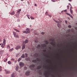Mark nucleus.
<instances>
[{"label":"nucleus","mask_w":77,"mask_h":77,"mask_svg":"<svg viewBox=\"0 0 77 77\" xmlns=\"http://www.w3.org/2000/svg\"><path fill=\"white\" fill-rule=\"evenodd\" d=\"M47 47V45L45 44H44L43 45H42L41 46L40 45H37V48H39L40 49V48H42V49L43 48H44V47Z\"/></svg>","instance_id":"1"},{"label":"nucleus","mask_w":77,"mask_h":77,"mask_svg":"<svg viewBox=\"0 0 77 77\" xmlns=\"http://www.w3.org/2000/svg\"><path fill=\"white\" fill-rule=\"evenodd\" d=\"M26 31H24L23 32V33H26V34H27L28 33H30V29L27 28L26 29Z\"/></svg>","instance_id":"2"},{"label":"nucleus","mask_w":77,"mask_h":77,"mask_svg":"<svg viewBox=\"0 0 77 77\" xmlns=\"http://www.w3.org/2000/svg\"><path fill=\"white\" fill-rule=\"evenodd\" d=\"M49 74V72L47 71L44 73V75L45 77H48Z\"/></svg>","instance_id":"3"},{"label":"nucleus","mask_w":77,"mask_h":77,"mask_svg":"<svg viewBox=\"0 0 77 77\" xmlns=\"http://www.w3.org/2000/svg\"><path fill=\"white\" fill-rule=\"evenodd\" d=\"M41 60L40 59L37 58L36 60H34L32 61V62H35L36 63L37 62H40Z\"/></svg>","instance_id":"4"},{"label":"nucleus","mask_w":77,"mask_h":77,"mask_svg":"<svg viewBox=\"0 0 77 77\" xmlns=\"http://www.w3.org/2000/svg\"><path fill=\"white\" fill-rule=\"evenodd\" d=\"M34 67H35V65H32L29 66L30 69H32L33 70H34Z\"/></svg>","instance_id":"5"},{"label":"nucleus","mask_w":77,"mask_h":77,"mask_svg":"<svg viewBox=\"0 0 77 77\" xmlns=\"http://www.w3.org/2000/svg\"><path fill=\"white\" fill-rule=\"evenodd\" d=\"M20 66L21 68H22L24 66V64L22 62H20L19 63Z\"/></svg>","instance_id":"6"},{"label":"nucleus","mask_w":77,"mask_h":77,"mask_svg":"<svg viewBox=\"0 0 77 77\" xmlns=\"http://www.w3.org/2000/svg\"><path fill=\"white\" fill-rule=\"evenodd\" d=\"M30 71H27L26 72L25 74L26 75H30Z\"/></svg>","instance_id":"7"},{"label":"nucleus","mask_w":77,"mask_h":77,"mask_svg":"<svg viewBox=\"0 0 77 77\" xmlns=\"http://www.w3.org/2000/svg\"><path fill=\"white\" fill-rule=\"evenodd\" d=\"M6 40L5 39H3V44L4 46H5L6 45Z\"/></svg>","instance_id":"8"},{"label":"nucleus","mask_w":77,"mask_h":77,"mask_svg":"<svg viewBox=\"0 0 77 77\" xmlns=\"http://www.w3.org/2000/svg\"><path fill=\"white\" fill-rule=\"evenodd\" d=\"M29 41H28V40L26 39L25 41H23V44H26L27 43H28V42Z\"/></svg>","instance_id":"9"},{"label":"nucleus","mask_w":77,"mask_h":77,"mask_svg":"<svg viewBox=\"0 0 77 77\" xmlns=\"http://www.w3.org/2000/svg\"><path fill=\"white\" fill-rule=\"evenodd\" d=\"M68 15H69V16H70V17H71V18H73V17H72V15L71 14H69L68 13H66Z\"/></svg>","instance_id":"10"},{"label":"nucleus","mask_w":77,"mask_h":77,"mask_svg":"<svg viewBox=\"0 0 77 77\" xmlns=\"http://www.w3.org/2000/svg\"><path fill=\"white\" fill-rule=\"evenodd\" d=\"M21 48V47L20 46H17L16 48V50H18V49H19Z\"/></svg>","instance_id":"11"},{"label":"nucleus","mask_w":77,"mask_h":77,"mask_svg":"<svg viewBox=\"0 0 77 77\" xmlns=\"http://www.w3.org/2000/svg\"><path fill=\"white\" fill-rule=\"evenodd\" d=\"M25 44H23L22 45V49L23 50V49H24L25 48Z\"/></svg>","instance_id":"12"},{"label":"nucleus","mask_w":77,"mask_h":77,"mask_svg":"<svg viewBox=\"0 0 77 77\" xmlns=\"http://www.w3.org/2000/svg\"><path fill=\"white\" fill-rule=\"evenodd\" d=\"M19 68V66H17L16 67V71H18V69Z\"/></svg>","instance_id":"13"},{"label":"nucleus","mask_w":77,"mask_h":77,"mask_svg":"<svg viewBox=\"0 0 77 77\" xmlns=\"http://www.w3.org/2000/svg\"><path fill=\"white\" fill-rule=\"evenodd\" d=\"M14 37H15V38H18L19 36H18V35H17V34H15L14 35Z\"/></svg>","instance_id":"14"},{"label":"nucleus","mask_w":77,"mask_h":77,"mask_svg":"<svg viewBox=\"0 0 77 77\" xmlns=\"http://www.w3.org/2000/svg\"><path fill=\"white\" fill-rule=\"evenodd\" d=\"M14 74H15V73H12L11 75V77H15V76L14 75Z\"/></svg>","instance_id":"15"},{"label":"nucleus","mask_w":77,"mask_h":77,"mask_svg":"<svg viewBox=\"0 0 77 77\" xmlns=\"http://www.w3.org/2000/svg\"><path fill=\"white\" fill-rule=\"evenodd\" d=\"M5 71H6V74H9L10 73V72L9 71H6V70H5Z\"/></svg>","instance_id":"16"},{"label":"nucleus","mask_w":77,"mask_h":77,"mask_svg":"<svg viewBox=\"0 0 77 77\" xmlns=\"http://www.w3.org/2000/svg\"><path fill=\"white\" fill-rule=\"evenodd\" d=\"M42 67V66H37V69H40Z\"/></svg>","instance_id":"17"},{"label":"nucleus","mask_w":77,"mask_h":77,"mask_svg":"<svg viewBox=\"0 0 77 77\" xmlns=\"http://www.w3.org/2000/svg\"><path fill=\"white\" fill-rule=\"evenodd\" d=\"M14 30L15 31H16L17 32H18V33H20V31H19L18 30L16 29H14Z\"/></svg>","instance_id":"18"},{"label":"nucleus","mask_w":77,"mask_h":77,"mask_svg":"<svg viewBox=\"0 0 77 77\" xmlns=\"http://www.w3.org/2000/svg\"><path fill=\"white\" fill-rule=\"evenodd\" d=\"M11 15H14L15 14V12L14 11L12 12L11 13Z\"/></svg>","instance_id":"19"},{"label":"nucleus","mask_w":77,"mask_h":77,"mask_svg":"<svg viewBox=\"0 0 77 77\" xmlns=\"http://www.w3.org/2000/svg\"><path fill=\"white\" fill-rule=\"evenodd\" d=\"M70 11L71 14H72L73 13V11H72V10L71 9H70Z\"/></svg>","instance_id":"20"},{"label":"nucleus","mask_w":77,"mask_h":77,"mask_svg":"<svg viewBox=\"0 0 77 77\" xmlns=\"http://www.w3.org/2000/svg\"><path fill=\"white\" fill-rule=\"evenodd\" d=\"M14 50V49L13 48H12L11 49L9 50V51H13Z\"/></svg>","instance_id":"21"},{"label":"nucleus","mask_w":77,"mask_h":77,"mask_svg":"<svg viewBox=\"0 0 77 77\" xmlns=\"http://www.w3.org/2000/svg\"><path fill=\"white\" fill-rule=\"evenodd\" d=\"M21 57H22V58H24V57H25L24 54H23L21 56Z\"/></svg>","instance_id":"22"},{"label":"nucleus","mask_w":77,"mask_h":77,"mask_svg":"<svg viewBox=\"0 0 77 77\" xmlns=\"http://www.w3.org/2000/svg\"><path fill=\"white\" fill-rule=\"evenodd\" d=\"M25 60H28L29 61H30V59L29 58H27L25 59Z\"/></svg>","instance_id":"23"},{"label":"nucleus","mask_w":77,"mask_h":77,"mask_svg":"<svg viewBox=\"0 0 77 77\" xmlns=\"http://www.w3.org/2000/svg\"><path fill=\"white\" fill-rule=\"evenodd\" d=\"M1 47L2 48H4L5 46H4V45L3 44H2L1 45Z\"/></svg>","instance_id":"24"},{"label":"nucleus","mask_w":77,"mask_h":77,"mask_svg":"<svg viewBox=\"0 0 77 77\" xmlns=\"http://www.w3.org/2000/svg\"><path fill=\"white\" fill-rule=\"evenodd\" d=\"M11 47H10V46L9 45H8L7 47V48L8 49H9Z\"/></svg>","instance_id":"25"},{"label":"nucleus","mask_w":77,"mask_h":77,"mask_svg":"<svg viewBox=\"0 0 77 77\" xmlns=\"http://www.w3.org/2000/svg\"><path fill=\"white\" fill-rule=\"evenodd\" d=\"M8 63L9 65H11V64H12V63L10 61H9L8 62Z\"/></svg>","instance_id":"26"},{"label":"nucleus","mask_w":77,"mask_h":77,"mask_svg":"<svg viewBox=\"0 0 77 77\" xmlns=\"http://www.w3.org/2000/svg\"><path fill=\"white\" fill-rule=\"evenodd\" d=\"M35 56L36 57L38 56V54L37 53H36L35 54Z\"/></svg>","instance_id":"27"},{"label":"nucleus","mask_w":77,"mask_h":77,"mask_svg":"<svg viewBox=\"0 0 77 77\" xmlns=\"http://www.w3.org/2000/svg\"><path fill=\"white\" fill-rule=\"evenodd\" d=\"M45 43L46 44H48V41L47 40L45 41Z\"/></svg>","instance_id":"28"},{"label":"nucleus","mask_w":77,"mask_h":77,"mask_svg":"<svg viewBox=\"0 0 77 77\" xmlns=\"http://www.w3.org/2000/svg\"><path fill=\"white\" fill-rule=\"evenodd\" d=\"M57 26L58 27L60 28V25L59 23H58Z\"/></svg>","instance_id":"29"},{"label":"nucleus","mask_w":77,"mask_h":77,"mask_svg":"<svg viewBox=\"0 0 77 77\" xmlns=\"http://www.w3.org/2000/svg\"><path fill=\"white\" fill-rule=\"evenodd\" d=\"M21 60V58H19L18 60V62H20Z\"/></svg>","instance_id":"30"},{"label":"nucleus","mask_w":77,"mask_h":77,"mask_svg":"<svg viewBox=\"0 0 77 77\" xmlns=\"http://www.w3.org/2000/svg\"><path fill=\"white\" fill-rule=\"evenodd\" d=\"M21 9H19L18 10V11H17V12H21Z\"/></svg>","instance_id":"31"},{"label":"nucleus","mask_w":77,"mask_h":77,"mask_svg":"<svg viewBox=\"0 0 77 77\" xmlns=\"http://www.w3.org/2000/svg\"><path fill=\"white\" fill-rule=\"evenodd\" d=\"M54 21H55V22H56V23H59V22H58V21H57L55 20L54 19Z\"/></svg>","instance_id":"32"},{"label":"nucleus","mask_w":77,"mask_h":77,"mask_svg":"<svg viewBox=\"0 0 77 77\" xmlns=\"http://www.w3.org/2000/svg\"><path fill=\"white\" fill-rule=\"evenodd\" d=\"M26 16H27V17H28V19H29V20H30V17H29V15H26Z\"/></svg>","instance_id":"33"},{"label":"nucleus","mask_w":77,"mask_h":77,"mask_svg":"<svg viewBox=\"0 0 77 77\" xmlns=\"http://www.w3.org/2000/svg\"><path fill=\"white\" fill-rule=\"evenodd\" d=\"M13 33L14 36V35H16V34H17V33H16V32H15L14 31L13 32Z\"/></svg>","instance_id":"34"},{"label":"nucleus","mask_w":77,"mask_h":77,"mask_svg":"<svg viewBox=\"0 0 77 77\" xmlns=\"http://www.w3.org/2000/svg\"><path fill=\"white\" fill-rule=\"evenodd\" d=\"M30 18L32 20H34V18L32 16L30 17Z\"/></svg>","instance_id":"35"},{"label":"nucleus","mask_w":77,"mask_h":77,"mask_svg":"<svg viewBox=\"0 0 77 77\" xmlns=\"http://www.w3.org/2000/svg\"><path fill=\"white\" fill-rule=\"evenodd\" d=\"M4 50L1 51H0V53H4Z\"/></svg>","instance_id":"36"},{"label":"nucleus","mask_w":77,"mask_h":77,"mask_svg":"<svg viewBox=\"0 0 77 77\" xmlns=\"http://www.w3.org/2000/svg\"><path fill=\"white\" fill-rule=\"evenodd\" d=\"M7 60H8V59H6L5 60H4V62H6V61H7Z\"/></svg>","instance_id":"37"},{"label":"nucleus","mask_w":77,"mask_h":77,"mask_svg":"<svg viewBox=\"0 0 77 77\" xmlns=\"http://www.w3.org/2000/svg\"><path fill=\"white\" fill-rule=\"evenodd\" d=\"M51 45H54V43L53 42H51Z\"/></svg>","instance_id":"38"},{"label":"nucleus","mask_w":77,"mask_h":77,"mask_svg":"<svg viewBox=\"0 0 77 77\" xmlns=\"http://www.w3.org/2000/svg\"><path fill=\"white\" fill-rule=\"evenodd\" d=\"M45 15H48V12H46L45 13Z\"/></svg>","instance_id":"39"},{"label":"nucleus","mask_w":77,"mask_h":77,"mask_svg":"<svg viewBox=\"0 0 77 77\" xmlns=\"http://www.w3.org/2000/svg\"><path fill=\"white\" fill-rule=\"evenodd\" d=\"M52 2H56V0H51Z\"/></svg>","instance_id":"40"},{"label":"nucleus","mask_w":77,"mask_h":77,"mask_svg":"<svg viewBox=\"0 0 77 77\" xmlns=\"http://www.w3.org/2000/svg\"><path fill=\"white\" fill-rule=\"evenodd\" d=\"M2 66H0V71H2Z\"/></svg>","instance_id":"41"},{"label":"nucleus","mask_w":77,"mask_h":77,"mask_svg":"<svg viewBox=\"0 0 77 77\" xmlns=\"http://www.w3.org/2000/svg\"><path fill=\"white\" fill-rule=\"evenodd\" d=\"M25 57H27V54H25Z\"/></svg>","instance_id":"42"},{"label":"nucleus","mask_w":77,"mask_h":77,"mask_svg":"<svg viewBox=\"0 0 77 77\" xmlns=\"http://www.w3.org/2000/svg\"><path fill=\"white\" fill-rule=\"evenodd\" d=\"M16 17H19V14H17V15L16 16Z\"/></svg>","instance_id":"43"},{"label":"nucleus","mask_w":77,"mask_h":77,"mask_svg":"<svg viewBox=\"0 0 77 77\" xmlns=\"http://www.w3.org/2000/svg\"><path fill=\"white\" fill-rule=\"evenodd\" d=\"M19 55V54H17L16 55V57H18V56Z\"/></svg>","instance_id":"44"},{"label":"nucleus","mask_w":77,"mask_h":77,"mask_svg":"<svg viewBox=\"0 0 77 77\" xmlns=\"http://www.w3.org/2000/svg\"><path fill=\"white\" fill-rule=\"evenodd\" d=\"M67 9H69V6L68 5L67 6Z\"/></svg>","instance_id":"45"},{"label":"nucleus","mask_w":77,"mask_h":77,"mask_svg":"<svg viewBox=\"0 0 77 77\" xmlns=\"http://www.w3.org/2000/svg\"><path fill=\"white\" fill-rule=\"evenodd\" d=\"M68 27H69V28H71V26L70 25H69L68 26Z\"/></svg>","instance_id":"46"},{"label":"nucleus","mask_w":77,"mask_h":77,"mask_svg":"<svg viewBox=\"0 0 77 77\" xmlns=\"http://www.w3.org/2000/svg\"><path fill=\"white\" fill-rule=\"evenodd\" d=\"M41 33H42V35H44V34L45 33L44 32H42Z\"/></svg>","instance_id":"47"},{"label":"nucleus","mask_w":77,"mask_h":77,"mask_svg":"<svg viewBox=\"0 0 77 77\" xmlns=\"http://www.w3.org/2000/svg\"><path fill=\"white\" fill-rule=\"evenodd\" d=\"M35 42H38V40H35Z\"/></svg>","instance_id":"48"},{"label":"nucleus","mask_w":77,"mask_h":77,"mask_svg":"<svg viewBox=\"0 0 77 77\" xmlns=\"http://www.w3.org/2000/svg\"><path fill=\"white\" fill-rule=\"evenodd\" d=\"M70 9H72V6H70Z\"/></svg>","instance_id":"49"},{"label":"nucleus","mask_w":77,"mask_h":77,"mask_svg":"<svg viewBox=\"0 0 77 77\" xmlns=\"http://www.w3.org/2000/svg\"><path fill=\"white\" fill-rule=\"evenodd\" d=\"M49 17H51V15H48Z\"/></svg>","instance_id":"50"},{"label":"nucleus","mask_w":77,"mask_h":77,"mask_svg":"<svg viewBox=\"0 0 77 77\" xmlns=\"http://www.w3.org/2000/svg\"><path fill=\"white\" fill-rule=\"evenodd\" d=\"M67 10H65L64 11V12H67Z\"/></svg>","instance_id":"51"},{"label":"nucleus","mask_w":77,"mask_h":77,"mask_svg":"<svg viewBox=\"0 0 77 77\" xmlns=\"http://www.w3.org/2000/svg\"><path fill=\"white\" fill-rule=\"evenodd\" d=\"M11 60H13V61L14 60V59L13 58H11Z\"/></svg>","instance_id":"52"},{"label":"nucleus","mask_w":77,"mask_h":77,"mask_svg":"<svg viewBox=\"0 0 77 77\" xmlns=\"http://www.w3.org/2000/svg\"><path fill=\"white\" fill-rule=\"evenodd\" d=\"M65 23H66V24H67V21L66 20H65Z\"/></svg>","instance_id":"53"},{"label":"nucleus","mask_w":77,"mask_h":77,"mask_svg":"<svg viewBox=\"0 0 77 77\" xmlns=\"http://www.w3.org/2000/svg\"><path fill=\"white\" fill-rule=\"evenodd\" d=\"M24 69H27V67H24Z\"/></svg>","instance_id":"54"},{"label":"nucleus","mask_w":77,"mask_h":77,"mask_svg":"<svg viewBox=\"0 0 77 77\" xmlns=\"http://www.w3.org/2000/svg\"><path fill=\"white\" fill-rule=\"evenodd\" d=\"M35 6H37V5L36 4H35Z\"/></svg>","instance_id":"55"},{"label":"nucleus","mask_w":77,"mask_h":77,"mask_svg":"<svg viewBox=\"0 0 77 77\" xmlns=\"http://www.w3.org/2000/svg\"><path fill=\"white\" fill-rule=\"evenodd\" d=\"M49 41H52V40H51V39H50Z\"/></svg>","instance_id":"56"},{"label":"nucleus","mask_w":77,"mask_h":77,"mask_svg":"<svg viewBox=\"0 0 77 77\" xmlns=\"http://www.w3.org/2000/svg\"><path fill=\"white\" fill-rule=\"evenodd\" d=\"M15 63H17V60H15Z\"/></svg>","instance_id":"57"},{"label":"nucleus","mask_w":77,"mask_h":77,"mask_svg":"<svg viewBox=\"0 0 77 77\" xmlns=\"http://www.w3.org/2000/svg\"><path fill=\"white\" fill-rule=\"evenodd\" d=\"M75 29H76V30H77V27H76L75 28Z\"/></svg>","instance_id":"58"},{"label":"nucleus","mask_w":77,"mask_h":77,"mask_svg":"<svg viewBox=\"0 0 77 77\" xmlns=\"http://www.w3.org/2000/svg\"><path fill=\"white\" fill-rule=\"evenodd\" d=\"M20 19H18V21H20Z\"/></svg>","instance_id":"59"},{"label":"nucleus","mask_w":77,"mask_h":77,"mask_svg":"<svg viewBox=\"0 0 77 77\" xmlns=\"http://www.w3.org/2000/svg\"><path fill=\"white\" fill-rule=\"evenodd\" d=\"M69 2H71V0H69Z\"/></svg>","instance_id":"60"},{"label":"nucleus","mask_w":77,"mask_h":77,"mask_svg":"<svg viewBox=\"0 0 77 77\" xmlns=\"http://www.w3.org/2000/svg\"><path fill=\"white\" fill-rule=\"evenodd\" d=\"M21 1H22V2H23L24 1V0H20Z\"/></svg>","instance_id":"61"},{"label":"nucleus","mask_w":77,"mask_h":77,"mask_svg":"<svg viewBox=\"0 0 77 77\" xmlns=\"http://www.w3.org/2000/svg\"><path fill=\"white\" fill-rule=\"evenodd\" d=\"M69 5L70 6H71V4H70L69 3Z\"/></svg>","instance_id":"62"},{"label":"nucleus","mask_w":77,"mask_h":77,"mask_svg":"<svg viewBox=\"0 0 77 77\" xmlns=\"http://www.w3.org/2000/svg\"><path fill=\"white\" fill-rule=\"evenodd\" d=\"M2 41V40H1V39H0V42H1Z\"/></svg>","instance_id":"63"},{"label":"nucleus","mask_w":77,"mask_h":77,"mask_svg":"<svg viewBox=\"0 0 77 77\" xmlns=\"http://www.w3.org/2000/svg\"><path fill=\"white\" fill-rule=\"evenodd\" d=\"M2 77V75H0V77Z\"/></svg>","instance_id":"64"}]
</instances>
